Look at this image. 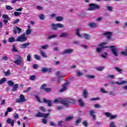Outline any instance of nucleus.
Masks as SVG:
<instances>
[{"instance_id":"obj_61","label":"nucleus","mask_w":127,"mask_h":127,"mask_svg":"<svg viewBox=\"0 0 127 127\" xmlns=\"http://www.w3.org/2000/svg\"><path fill=\"white\" fill-rule=\"evenodd\" d=\"M42 123L44 124V125H47V120L45 119H43Z\"/></svg>"},{"instance_id":"obj_54","label":"nucleus","mask_w":127,"mask_h":127,"mask_svg":"<svg viewBox=\"0 0 127 127\" xmlns=\"http://www.w3.org/2000/svg\"><path fill=\"white\" fill-rule=\"evenodd\" d=\"M31 32V30H30V29H28L26 31V34L27 35H29Z\"/></svg>"},{"instance_id":"obj_46","label":"nucleus","mask_w":127,"mask_h":127,"mask_svg":"<svg viewBox=\"0 0 127 127\" xmlns=\"http://www.w3.org/2000/svg\"><path fill=\"white\" fill-rule=\"evenodd\" d=\"M39 51H40L41 54L42 56H43V57H46V55L45 54V53L41 51V49H39Z\"/></svg>"},{"instance_id":"obj_58","label":"nucleus","mask_w":127,"mask_h":127,"mask_svg":"<svg viewBox=\"0 0 127 127\" xmlns=\"http://www.w3.org/2000/svg\"><path fill=\"white\" fill-rule=\"evenodd\" d=\"M31 89V87H29L27 89L24 90L23 91V93H27V92L30 91V89Z\"/></svg>"},{"instance_id":"obj_22","label":"nucleus","mask_w":127,"mask_h":127,"mask_svg":"<svg viewBox=\"0 0 127 127\" xmlns=\"http://www.w3.org/2000/svg\"><path fill=\"white\" fill-rule=\"evenodd\" d=\"M14 63L17 66H19L21 64V60H16L15 61H14Z\"/></svg>"},{"instance_id":"obj_5","label":"nucleus","mask_w":127,"mask_h":127,"mask_svg":"<svg viewBox=\"0 0 127 127\" xmlns=\"http://www.w3.org/2000/svg\"><path fill=\"white\" fill-rule=\"evenodd\" d=\"M110 49H111L113 54L116 57H118L119 56V53H118V48L116 46H111L110 47Z\"/></svg>"},{"instance_id":"obj_19","label":"nucleus","mask_w":127,"mask_h":127,"mask_svg":"<svg viewBox=\"0 0 127 127\" xmlns=\"http://www.w3.org/2000/svg\"><path fill=\"white\" fill-rule=\"evenodd\" d=\"M89 26H90V27H92L93 28L97 27L98 26L97 23L95 22L89 23Z\"/></svg>"},{"instance_id":"obj_1","label":"nucleus","mask_w":127,"mask_h":127,"mask_svg":"<svg viewBox=\"0 0 127 127\" xmlns=\"http://www.w3.org/2000/svg\"><path fill=\"white\" fill-rule=\"evenodd\" d=\"M54 103H60L66 108H68L69 107V104H75L76 101L74 99L68 98H58L55 99Z\"/></svg>"},{"instance_id":"obj_52","label":"nucleus","mask_w":127,"mask_h":127,"mask_svg":"<svg viewBox=\"0 0 127 127\" xmlns=\"http://www.w3.org/2000/svg\"><path fill=\"white\" fill-rule=\"evenodd\" d=\"M36 78V76L35 75H31L30 77V80H32V81H34Z\"/></svg>"},{"instance_id":"obj_13","label":"nucleus","mask_w":127,"mask_h":127,"mask_svg":"<svg viewBox=\"0 0 127 127\" xmlns=\"http://www.w3.org/2000/svg\"><path fill=\"white\" fill-rule=\"evenodd\" d=\"M68 86V83H64L63 86V88L60 90V93H63V92H65V91L67 90Z\"/></svg>"},{"instance_id":"obj_38","label":"nucleus","mask_w":127,"mask_h":127,"mask_svg":"<svg viewBox=\"0 0 127 127\" xmlns=\"http://www.w3.org/2000/svg\"><path fill=\"white\" fill-rule=\"evenodd\" d=\"M3 18H4V19H7V20H9L10 19V18L8 17V15L6 14H4L2 16Z\"/></svg>"},{"instance_id":"obj_11","label":"nucleus","mask_w":127,"mask_h":127,"mask_svg":"<svg viewBox=\"0 0 127 127\" xmlns=\"http://www.w3.org/2000/svg\"><path fill=\"white\" fill-rule=\"evenodd\" d=\"M105 116H106V117H107L108 118H110V120H114V119H116V118H117L118 116L117 115H112L111 114V113H109V112H106L105 113Z\"/></svg>"},{"instance_id":"obj_9","label":"nucleus","mask_w":127,"mask_h":127,"mask_svg":"<svg viewBox=\"0 0 127 127\" xmlns=\"http://www.w3.org/2000/svg\"><path fill=\"white\" fill-rule=\"evenodd\" d=\"M36 117H37V118H45V119H47L48 118V113L43 114L41 112H38V114H36Z\"/></svg>"},{"instance_id":"obj_53","label":"nucleus","mask_w":127,"mask_h":127,"mask_svg":"<svg viewBox=\"0 0 127 127\" xmlns=\"http://www.w3.org/2000/svg\"><path fill=\"white\" fill-rule=\"evenodd\" d=\"M35 97L37 99L38 102H39V103H42V101H41V99H40V97H39V96H36Z\"/></svg>"},{"instance_id":"obj_3","label":"nucleus","mask_w":127,"mask_h":127,"mask_svg":"<svg viewBox=\"0 0 127 127\" xmlns=\"http://www.w3.org/2000/svg\"><path fill=\"white\" fill-rule=\"evenodd\" d=\"M107 44H108V43L106 42H104L100 43L99 45H98V46L101 48H97L96 51L98 52V53H101V52H102V50H103L104 48H107V47H105V45H107Z\"/></svg>"},{"instance_id":"obj_62","label":"nucleus","mask_w":127,"mask_h":127,"mask_svg":"<svg viewBox=\"0 0 127 127\" xmlns=\"http://www.w3.org/2000/svg\"><path fill=\"white\" fill-rule=\"evenodd\" d=\"M121 54V55H124V56H127V54L126 52L122 51Z\"/></svg>"},{"instance_id":"obj_45","label":"nucleus","mask_w":127,"mask_h":127,"mask_svg":"<svg viewBox=\"0 0 127 127\" xmlns=\"http://www.w3.org/2000/svg\"><path fill=\"white\" fill-rule=\"evenodd\" d=\"M4 74L5 76H9V75H10V71L9 70H8L7 71L4 72Z\"/></svg>"},{"instance_id":"obj_20","label":"nucleus","mask_w":127,"mask_h":127,"mask_svg":"<svg viewBox=\"0 0 127 127\" xmlns=\"http://www.w3.org/2000/svg\"><path fill=\"white\" fill-rule=\"evenodd\" d=\"M78 103L79 104V105L80 107H84L85 106V103L83 102V100H82V99H79L78 100Z\"/></svg>"},{"instance_id":"obj_37","label":"nucleus","mask_w":127,"mask_h":127,"mask_svg":"<svg viewBox=\"0 0 127 127\" xmlns=\"http://www.w3.org/2000/svg\"><path fill=\"white\" fill-rule=\"evenodd\" d=\"M40 19L41 20H44V18H45V16H44V14H41L39 16Z\"/></svg>"},{"instance_id":"obj_42","label":"nucleus","mask_w":127,"mask_h":127,"mask_svg":"<svg viewBox=\"0 0 127 127\" xmlns=\"http://www.w3.org/2000/svg\"><path fill=\"white\" fill-rule=\"evenodd\" d=\"M12 51L13 52H18V51L16 49V48H15V46L14 45L12 46Z\"/></svg>"},{"instance_id":"obj_21","label":"nucleus","mask_w":127,"mask_h":127,"mask_svg":"<svg viewBox=\"0 0 127 127\" xmlns=\"http://www.w3.org/2000/svg\"><path fill=\"white\" fill-rule=\"evenodd\" d=\"M94 113L95 111L94 110H90V115L92 117L93 120H96V115H94Z\"/></svg>"},{"instance_id":"obj_17","label":"nucleus","mask_w":127,"mask_h":127,"mask_svg":"<svg viewBox=\"0 0 127 127\" xmlns=\"http://www.w3.org/2000/svg\"><path fill=\"white\" fill-rule=\"evenodd\" d=\"M29 45H30V43H25L21 45L20 48L24 49L27 48V46H29Z\"/></svg>"},{"instance_id":"obj_56","label":"nucleus","mask_w":127,"mask_h":127,"mask_svg":"<svg viewBox=\"0 0 127 127\" xmlns=\"http://www.w3.org/2000/svg\"><path fill=\"white\" fill-rule=\"evenodd\" d=\"M37 9L38 10H42V9H43V7H42V6L41 5H38L37 6Z\"/></svg>"},{"instance_id":"obj_4","label":"nucleus","mask_w":127,"mask_h":127,"mask_svg":"<svg viewBox=\"0 0 127 127\" xmlns=\"http://www.w3.org/2000/svg\"><path fill=\"white\" fill-rule=\"evenodd\" d=\"M25 40H27V37L25 36V34H22L17 37L16 39V41H18V42H24Z\"/></svg>"},{"instance_id":"obj_44","label":"nucleus","mask_w":127,"mask_h":127,"mask_svg":"<svg viewBox=\"0 0 127 127\" xmlns=\"http://www.w3.org/2000/svg\"><path fill=\"white\" fill-rule=\"evenodd\" d=\"M63 109H64V108L63 107V106H58L56 107V110L57 111H61V110H62Z\"/></svg>"},{"instance_id":"obj_40","label":"nucleus","mask_w":127,"mask_h":127,"mask_svg":"<svg viewBox=\"0 0 127 127\" xmlns=\"http://www.w3.org/2000/svg\"><path fill=\"white\" fill-rule=\"evenodd\" d=\"M110 127H117V126H116V124L115 123V122H112L110 125H109Z\"/></svg>"},{"instance_id":"obj_30","label":"nucleus","mask_w":127,"mask_h":127,"mask_svg":"<svg viewBox=\"0 0 127 127\" xmlns=\"http://www.w3.org/2000/svg\"><path fill=\"white\" fill-rule=\"evenodd\" d=\"M9 42H15V41H17L15 39V38L14 37H11L9 38L8 39Z\"/></svg>"},{"instance_id":"obj_24","label":"nucleus","mask_w":127,"mask_h":127,"mask_svg":"<svg viewBox=\"0 0 127 127\" xmlns=\"http://www.w3.org/2000/svg\"><path fill=\"white\" fill-rule=\"evenodd\" d=\"M73 119H74V117L73 116H69V117H67L65 119V122H70V121H72V120H73Z\"/></svg>"},{"instance_id":"obj_15","label":"nucleus","mask_w":127,"mask_h":127,"mask_svg":"<svg viewBox=\"0 0 127 127\" xmlns=\"http://www.w3.org/2000/svg\"><path fill=\"white\" fill-rule=\"evenodd\" d=\"M104 35H105V36H106L107 39H111L112 34V32H106L104 34Z\"/></svg>"},{"instance_id":"obj_18","label":"nucleus","mask_w":127,"mask_h":127,"mask_svg":"<svg viewBox=\"0 0 127 127\" xmlns=\"http://www.w3.org/2000/svg\"><path fill=\"white\" fill-rule=\"evenodd\" d=\"M75 34L77 35L79 37H81V38H83V37L80 34V29H75Z\"/></svg>"},{"instance_id":"obj_6","label":"nucleus","mask_w":127,"mask_h":127,"mask_svg":"<svg viewBox=\"0 0 127 127\" xmlns=\"http://www.w3.org/2000/svg\"><path fill=\"white\" fill-rule=\"evenodd\" d=\"M89 6L90 7L87 9L88 10H95V9H100V6L96 4H90Z\"/></svg>"},{"instance_id":"obj_34","label":"nucleus","mask_w":127,"mask_h":127,"mask_svg":"<svg viewBox=\"0 0 127 127\" xmlns=\"http://www.w3.org/2000/svg\"><path fill=\"white\" fill-rule=\"evenodd\" d=\"M7 84H8V85H9V86H12L14 85V83L13 82V81H12L11 80H8L7 82Z\"/></svg>"},{"instance_id":"obj_41","label":"nucleus","mask_w":127,"mask_h":127,"mask_svg":"<svg viewBox=\"0 0 127 127\" xmlns=\"http://www.w3.org/2000/svg\"><path fill=\"white\" fill-rule=\"evenodd\" d=\"M54 38H57V35H51L49 37L48 39H53Z\"/></svg>"},{"instance_id":"obj_14","label":"nucleus","mask_w":127,"mask_h":127,"mask_svg":"<svg viewBox=\"0 0 127 127\" xmlns=\"http://www.w3.org/2000/svg\"><path fill=\"white\" fill-rule=\"evenodd\" d=\"M74 51L73 49H66L63 52V54H71V53H73V52Z\"/></svg>"},{"instance_id":"obj_10","label":"nucleus","mask_w":127,"mask_h":127,"mask_svg":"<svg viewBox=\"0 0 127 127\" xmlns=\"http://www.w3.org/2000/svg\"><path fill=\"white\" fill-rule=\"evenodd\" d=\"M21 28L17 26H16L13 30V32L14 35L16 34L17 33L20 34V32H21Z\"/></svg>"},{"instance_id":"obj_28","label":"nucleus","mask_w":127,"mask_h":127,"mask_svg":"<svg viewBox=\"0 0 127 127\" xmlns=\"http://www.w3.org/2000/svg\"><path fill=\"white\" fill-rule=\"evenodd\" d=\"M76 74L78 77H81V76H83V75H84V73L80 71H77Z\"/></svg>"},{"instance_id":"obj_31","label":"nucleus","mask_w":127,"mask_h":127,"mask_svg":"<svg viewBox=\"0 0 127 127\" xmlns=\"http://www.w3.org/2000/svg\"><path fill=\"white\" fill-rule=\"evenodd\" d=\"M86 78L88 79H95V75L88 74L86 76Z\"/></svg>"},{"instance_id":"obj_48","label":"nucleus","mask_w":127,"mask_h":127,"mask_svg":"<svg viewBox=\"0 0 127 127\" xmlns=\"http://www.w3.org/2000/svg\"><path fill=\"white\" fill-rule=\"evenodd\" d=\"M97 71H103L104 70V66H100L96 68Z\"/></svg>"},{"instance_id":"obj_23","label":"nucleus","mask_w":127,"mask_h":127,"mask_svg":"<svg viewBox=\"0 0 127 127\" xmlns=\"http://www.w3.org/2000/svg\"><path fill=\"white\" fill-rule=\"evenodd\" d=\"M64 19V18L62 16H58L56 18V20H57V21H63Z\"/></svg>"},{"instance_id":"obj_16","label":"nucleus","mask_w":127,"mask_h":127,"mask_svg":"<svg viewBox=\"0 0 127 127\" xmlns=\"http://www.w3.org/2000/svg\"><path fill=\"white\" fill-rule=\"evenodd\" d=\"M6 124H8V125H10L11 127H13V126H14V121L13 120L11 121V119L10 118H8L6 120Z\"/></svg>"},{"instance_id":"obj_7","label":"nucleus","mask_w":127,"mask_h":127,"mask_svg":"<svg viewBox=\"0 0 127 127\" xmlns=\"http://www.w3.org/2000/svg\"><path fill=\"white\" fill-rule=\"evenodd\" d=\"M27 99L24 97V96H20L19 98L16 99L15 103H24L26 102Z\"/></svg>"},{"instance_id":"obj_57","label":"nucleus","mask_w":127,"mask_h":127,"mask_svg":"<svg viewBox=\"0 0 127 127\" xmlns=\"http://www.w3.org/2000/svg\"><path fill=\"white\" fill-rule=\"evenodd\" d=\"M19 14H21V12H18L16 11L14 12V15H15V16H18Z\"/></svg>"},{"instance_id":"obj_51","label":"nucleus","mask_w":127,"mask_h":127,"mask_svg":"<svg viewBox=\"0 0 127 127\" xmlns=\"http://www.w3.org/2000/svg\"><path fill=\"white\" fill-rule=\"evenodd\" d=\"M34 58H35V59H36V60H40L41 59L40 56L38 55H35Z\"/></svg>"},{"instance_id":"obj_43","label":"nucleus","mask_w":127,"mask_h":127,"mask_svg":"<svg viewBox=\"0 0 127 127\" xmlns=\"http://www.w3.org/2000/svg\"><path fill=\"white\" fill-rule=\"evenodd\" d=\"M83 95H84V96H88V90H87V89H83Z\"/></svg>"},{"instance_id":"obj_12","label":"nucleus","mask_w":127,"mask_h":127,"mask_svg":"<svg viewBox=\"0 0 127 127\" xmlns=\"http://www.w3.org/2000/svg\"><path fill=\"white\" fill-rule=\"evenodd\" d=\"M41 91H44L45 92H48V88H47V84H43L40 88Z\"/></svg>"},{"instance_id":"obj_49","label":"nucleus","mask_w":127,"mask_h":127,"mask_svg":"<svg viewBox=\"0 0 127 127\" xmlns=\"http://www.w3.org/2000/svg\"><path fill=\"white\" fill-rule=\"evenodd\" d=\"M27 61H28L29 62H30V61H31V56H30V54H28L27 57Z\"/></svg>"},{"instance_id":"obj_29","label":"nucleus","mask_w":127,"mask_h":127,"mask_svg":"<svg viewBox=\"0 0 127 127\" xmlns=\"http://www.w3.org/2000/svg\"><path fill=\"white\" fill-rule=\"evenodd\" d=\"M13 86L12 91H17V89H18V84H15Z\"/></svg>"},{"instance_id":"obj_26","label":"nucleus","mask_w":127,"mask_h":127,"mask_svg":"<svg viewBox=\"0 0 127 127\" xmlns=\"http://www.w3.org/2000/svg\"><path fill=\"white\" fill-rule=\"evenodd\" d=\"M68 35H69V34H68V33L64 32V33H62L61 34L60 37H67V36H68Z\"/></svg>"},{"instance_id":"obj_8","label":"nucleus","mask_w":127,"mask_h":127,"mask_svg":"<svg viewBox=\"0 0 127 127\" xmlns=\"http://www.w3.org/2000/svg\"><path fill=\"white\" fill-rule=\"evenodd\" d=\"M127 80H123L121 82H120L119 81H117L116 82H115L112 81L109 83V84L110 85H115V84H117V85H124V84H127Z\"/></svg>"},{"instance_id":"obj_39","label":"nucleus","mask_w":127,"mask_h":127,"mask_svg":"<svg viewBox=\"0 0 127 127\" xmlns=\"http://www.w3.org/2000/svg\"><path fill=\"white\" fill-rule=\"evenodd\" d=\"M6 81V78H3L1 80H0V85H1V84H3L4 82Z\"/></svg>"},{"instance_id":"obj_60","label":"nucleus","mask_w":127,"mask_h":127,"mask_svg":"<svg viewBox=\"0 0 127 127\" xmlns=\"http://www.w3.org/2000/svg\"><path fill=\"white\" fill-rule=\"evenodd\" d=\"M1 60H4V61H7L8 60V58L6 56L3 57Z\"/></svg>"},{"instance_id":"obj_2","label":"nucleus","mask_w":127,"mask_h":127,"mask_svg":"<svg viewBox=\"0 0 127 127\" xmlns=\"http://www.w3.org/2000/svg\"><path fill=\"white\" fill-rule=\"evenodd\" d=\"M51 26L53 30H58V28H64L65 27L64 24L60 23L57 24L53 23L51 24Z\"/></svg>"},{"instance_id":"obj_63","label":"nucleus","mask_w":127,"mask_h":127,"mask_svg":"<svg viewBox=\"0 0 127 127\" xmlns=\"http://www.w3.org/2000/svg\"><path fill=\"white\" fill-rule=\"evenodd\" d=\"M41 111H42V112H46V110L45 109V108L44 107L41 106L40 107Z\"/></svg>"},{"instance_id":"obj_35","label":"nucleus","mask_w":127,"mask_h":127,"mask_svg":"<svg viewBox=\"0 0 127 127\" xmlns=\"http://www.w3.org/2000/svg\"><path fill=\"white\" fill-rule=\"evenodd\" d=\"M83 36L84 37V38L85 39H86L87 40H89V39H90V35L88 34H84L83 35Z\"/></svg>"},{"instance_id":"obj_36","label":"nucleus","mask_w":127,"mask_h":127,"mask_svg":"<svg viewBox=\"0 0 127 127\" xmlns=\"http://www.w3.org/2000/svg\"><path fill=\"white\" fill-rule=\"evenodd\" d=\"M41 71L43 73H47V72H48V68L46 67H43V68L41 69Z\"/></svg>"},{"instance_id":"obj_32","label":"nucleus","mask_w":127,"mask_h":127,"mask_svg":"<svg viewBox=\"0 0 127 127\" xmlns=\"http://www.w3.org/2000/svg\"><path fill=\"white\" fill-rule=\"evenodd\" d=\"M100 92L103 94H107V93H109V92L107 91V90H105V88L103 87L100 88Z\"/></svg>"},{"instance_id":"obj_47","label":"nucleus","mask_w":127,"mask_h":127,"mask_svg":"<svg viewBox=\"0 0 127 127\" xmlns=\"http://www.w3.org/2000/svg\"><path fill=\"white\" fill-rule=\"evenodd\" d=\"M6 9L7 10H12V7H11L10 5H6Z\"/></svg>"},{"instance_id":"obj_25","label":"nucleus","mask_w":127,"mask_h":127,"mask_svg":"<svg viewBox=\"0 0 127 127\" xmlns=\"http://www.w3.org/2000/svg\"><path fill=\"white\" fill-rule=\"evenodd\" d=\"M115 69L116 71H117V72H119V73H120V74H123V69L118 67H115Z\"/></svg>"},{"instance_id":"obj_27","label":"nucleus","mask_w":127,"mask_h":127,"mask_svg":"<svg viewBox=\"0 0 127 127\" xmlns=\"http://www.w3.org/2000/svg\"><path fill=\"white\" fill-rule=\"evenodd\" d=\"M56 75L59 78H64V75H61V72L60 71L57 72Z\"/></svg>"},{"instance_id":"obj_50","label":"nucleus","mask_w":127,"mask_h":127,"mask_svg":"<svg viewBox=\"0 0 127 127\" xmlns=\"http://www.w3.org/2000/svg\"><path fill=\"white\" fill-rule=\"evenodd\" d=\"M82 125H83V126H84V127H88V122H87V121H83V122L82 123Z\"/></svg>"},{"instance_id":"obj_33","label":"nucleus","mask_w":127,"mask_h":127,"mask_svg":"<svg viewBox=\"0 0 127 127\" xmlns=\"http://www.w3.org/2000/svg\"><path fill=\"white\" fill-rule=\"evenodd\" d=\"M106 8L107 9V10H108L109 11H114V10L113 9V7L111 6H106Z\"/></svg>"},{"instance_id":"obj_59","label":"nucleus","mask_w":127,"mask_h":127,"mask_svg":"<svg viewBox=\"0 0 127 127\" xmlns=\"http://www.w3.org/2000/svg\"><path fill=\"white\" fill-rule=\"evenodd\" d=\"M50 126H51V127H57L56 124H55V123H54V122H50Z\"/></svg>"},{"instance_id":"obj_55","label":"nucleus","mask_w":127,"mask_h":127,"mask_svg":"<svg viewBox=\"0 0 127 127\" xmlns=\"http://www.w3.org/2000/svg\"><path fill=\"white\" fill-rule=\"evenodd\" d=\"M16 60H22V59H21V57H20V56L18 55H16Z\"/></svg>"},{"instance_id":"obj_64","label":"nucleus","mask_w":127,"mask_h":127,"mask_svg":"<svg viewBox=\"0 0 127 127\" xmlns=\"http://www.w3.org/2000/svg\"><path fill=\"white\" fill-rule=\"evenodd\" d=\"M62 124H63V121H60L58 122V125L60 126V127H63Z\"/></svg>"}]
</instances>
